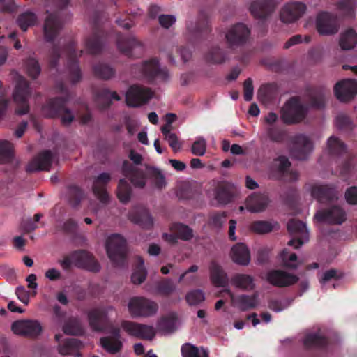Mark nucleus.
<instances>
[{
  "label": "nucleus",
  "mask_w": 357,
  "mask_h": 357,
  "mask_svg": "<svg viewBox=\"0 0 357 357\" xmlns=\"http://www.w3.org/2000/svg\"><path fill=\"white\" fill-rule=\"evenodd\" d=\"M328 96V92L316 93L312 96L309 106L305 105L299 98H292L282 107L281 117L286 123H299L305 118L310 107L322 109Z\"/></svg>",
  "instance_id": "1"
},
{
  "label": "nucleus",
  "mask_w": 357,
  "mask_h": 357,
  "mask_svg": "<svg viewBox=\"0 0 357 357\" xmlns=\"http://www.w3.org/2000/svg\"><path fill=\"white\" fill-rule=\"evenodd\" d=\"M127 309L132 318H147L157 314L158 305L146 297L135 296L128 301Z\"/></svg>",
  "instance_id": "2"
},
{
  "label": "nucleus",
  "mask_w": 357,
  "mask_h": 357,
  "mask_svg": "<svg viewBox=\"0 0 357 357\" xmlns=\"http://www.w3.org/2000/svg\"><path fill=\"white\" fill-rule=\"evenodd\" d=\"M13 76L15 83L13 98L17 105L16 113L19 115H23L28 113L29 109L27 103L28 98L31 93L29 82L17 73H13Z\"/></svg>",
  "instance_id": "3"
},
{
  "label": "nucleus",
  "mask_w": 357,
  "mask_h": 357,
  "mask_svg": "<svg viewBox=\"0 0 357 357\" xmlns=\"http://www.w3.org/2000/svg\"><path fill=\"white\" fill-rule=\"evenodd\" d=\"M307 10V5L303 2L296 1L287 2L280 8V20L285 24L294 23L305 14Z\"/></svg>",
  "instance_id": "4"
},
{
  "label": "nucleus",
  "mask_w": 357,
  "mask_h": 357,
  "mask_svg": "<svg viewBox=\"0 0 357 357\" xmlns=\"http://www.w3.org/2000/svg\"><path fill=\"white\" fill-rule=\"evenodd\" d=\"M115 312L112 306L94 308L89 311L88 319L90 326L96 331H102L106 329L109 323L111 315Z\"/></svg>",
  "instance_id": "5"
},
{
  "label": "nucleus",
  "mask_w": 357,
  "mask_h": 357,
  "mask_svg": "<svg viewBox=\"0 0 357 357\" xmlns=\"http://www.w3.org/2000/svg\"><path fill=\"white\" fill-rule=\"evenodd\" d=\"M133 73L138 77L153 79L155 77L165 79L168 77V72L165 69H160L156 59H150L133 68Z\"/></svg>",
  "instance_id": "6"
},
{
  "label": "nucleus",
  "mask_w": 357,
  "mask_h": 357,
  "mask_svg": "<svg viewBox=\"0 0 357 357\" xmlns=\"http://www.w3.org/2000/svg\"><path fill=\"white\" fill-rule=\"evenodd\" d=\"M153 96L149 89L140 85L131 86L126 93V102L130 107H137L146 103Z\"/></svg>",
  "instance_id": "7"
},
{
  "label": "nucleus",
  "mask_w": 357,
  "mask_h": 357,
  "mask_svg": "<svg viewBox=\"0 0 357 357\" xmlns=\"http://www.w3.org/2000/svg\"><path fill=\"white\" fill-rule=\"evenodd\" d=\"M126 242L119 234H112L106 240L105 248L109 258L114 263L123 259Z\"/></svg>",
  "instance_id": "8"
},
{
  "label": "nucleus",
  "mask_w": 357,
  "mask_h": 357,
  "mask_svg": "<svg viewBox=\"0 0 357 357\" xmlns=\"http://www.w3.org/2000/svg\"><path fill=\"white\" fill-rule=\"evenodd\" d=\"M316 29L322 36H331L338 31L337 17L328 12H320L317 14L315 21Z\"/></svg>",
  "instance_id": "9"
},
{
  "label": "nucleus",
  "mask_w": 357,
  "mask_h": 357,
  "mask_svg": "<svg viewBox=\"0 0 357 357\" xmlns=\"http://www.w3.org/2000/svg\"><path fill=\"white\" fill-rule=\"evenodd\" d=\"M314 218L319 222L341 225L346 221L347 213L342 207L333 206L326 210L317 211Z\"/></svg>",
  "instance_id": "10"
},
{
  "label": "nucleus",
  "mask_w": 357,
  "mask_h": 357,
  "mask_svg": "<svg viewBox=\"0 0 357 357\" xmlns=\"http://www.w3.org/2000/svg\"><path fill=\"white\" fill-rule=\"evenodd\" d=\"M278 5L277 0H254L250 6L252 16L260 20H267Z\"/></svg>",
  "instance_id": "11"
},
{
  "label": "nucleus",
  "mask_w": 357,
  "mask_h": 357,
  "mask_svg": "<svg viewBox=\"0 0 357 357\" xmlns=\"http://www.w3.org/2000/svg\"><path fill=\"white\" fill-rule=\"evenodd\" d=\"M13 332L19 335L36 337L39 336L43 327L36 320H20L13 323L11 326Z\"/></svg>",
  "instance_id": "12"
},
{
  "label": "nucleus",
  "mask_w": 357,
  "mask_h": 357,
  "mask_svg": "<svg viewBox=\"0 0 357 357\" xmlns=\"http://www.w3.org/2000/svg\"><path fill=\"white\" fill-rule=\"evenodd\" d=\"M121 326L122 329L128 335L138 338L151 340L155 335V331L151 326L131 321H123Z\"/></svg>",
  "instance_id": "13"
},
{
  "label": "nucleus",
  "mask_w": 357,
  "mask_h": 357,
  "mask_svg": "<svg viewBox=\"0 0 357 357\" xmlns=\"http://www.w3.org/2000/svg\"><path fill=\"white\" fill-rule=\"evenodd\" d=\"M60 102V99L49 101L43 107V113L48 117H53L58 114L63 124L69 125L74 119V115L70 110L61 106Z\"/></svg>",
  "instance_id": "14"
},
{
  "label": "nucleus",
  "mask_w": 357,
  "mask_h": 357,
  "mask_svg": "<svg viewBox=\"0 0 357 357\" xmlns=\"http://www.w3.org/2000/svg\"><path fill=\"white\" fill-rule=\"evenodd\" d=\"M334 92L340 101H350L357 95V82L351 79H343L335 85Z\"/></svg>",
  "instance_id": "15"
},
{
  "label": "nucleus",
  "mask_w": 357,
  "mask_h": 357,
  "mask_svg": "<svg viewBox=\"0 0 357 357\" xmlns=\"http://www.w3.org/2000/svg\"><path fill=\"white\" fill-rule=\"evenodd\" d=\"M250 35L249 29L242 23L231 26L225 34V38L230 46L244 43Z\"/></svg>",
  "instance_id": "16"
},
{
  "label": "nucleus",
  "mask_w": 357,
  "mask_h": 357,
  "mask_svg": "<svg viewBox=\"0 0 357 357\" xmlns=\"http://www.w3.org/2000/svg\"><path fill=\"white\" fill-rule=\"evenodd\" d=\"M289 231L298 236V239H291L288 245L299 248L307 241V229L305 223L296 220H291L287 224Z\"/></svg>",
  "instance_id": "17"
},
{
  "label": "nucleus",
  "mask_w": 357,
  "mask_h": 357,
  "mask_svg": "<svg viewBox=\"0 0 357 357\" xmlns=\"http://www.w3.org/2000/svg\"><path fill=\"white\" fill-rule=\"evenodd\" d=\"M72 261L78 267L89 271L96 272L100 270V266L93 256L85 250H79L72 254Z\"/></svg>",
  "instance_id": "18"
},
{
  "label": "nucleus",
  "mask_w": 357,
  "mask_h": 357,
  "mask_svg": "<svg viewBox=\"0 0 357 357\" xmlns=\"http://www.w3.org/2000/svg\"><path fill=\"white\" fill-rule=\"evenodd\" d=\"M231 305L241 311H247L256 307L259 304V294L252 295L239 294L234 295L230 293Z\"/></svg>",
  "instance_id": "19"
},
{
  "label": "nucleus",
  "mask_w": 357,
  "mask_h": 357,
  "mask_svg": "<svg viewBox=\"0 0 357 357\" xmlns=\"http://www.w3.org/2000/svg\"><path fill=\"white\" fill-rule=\"evenodd\" d=\"M313 144L305 135H298L294 137L292 155L298 160L305 159L312 151Z\"/></svg>",
  "instance_id": "20"
},
{
  "label": "nucleus",
  "mask_w": 357,
  "mask_h": 357,
  "mask_svg": "<svg viewBox=\"0 0 357 357\" xmlns=\"http://www.w3.org/2000/svg\"><path fill=\"white\" fill-rule=\"evenodd\" d=\"M101 347L109 354H116L122 348L123 344L121 340L120 330L114 328L109 335L100 339Z\"/></svg>",
  "instance_id": "21"
},
{
  "label": "nucleus",
  "mask_w": 357,
  "mask_h": 357,
  "mask_svg": "<svg viewBox=\"0 0 357 357\" xmlns=\"http://www.w3.org/2000/svg\"><path fill=\"white\" fill-rule=\"evenodd\" d=\"M54 156L49 151L41 152L28 164L26 170L29 172L49 170Z\"/></svg>",
  "instance_id": "22"
},
{
  "label": "nucleus",
  "mask_w": 357,
  "mask_h": 357,
  "mask_svg": "<svg viewBox=\"0 0 357 357\" xmlns=\"http://www.w3.org/2000/svg\"><path fill=\"white\" fill-rule=\"evenodd\" d=\"M266 280L277 287H285L296 283L298 278L296 275L282 271H272L266 275Z\"/></svg>",
  "instance_id": "23"
},
{
  "label": "nucleus",
  "mask_w": 357,
  "mask_h": 357,
  "mask_svg": "<svg viewBox=\"0 0 357 357\" xmlns=\"http://www.w3.org/2000/svg\"><path fill=\"white\" fill-rule=\"evenodd\" d=\"M54 339L58 343L57 351L59 354L63 356L70 355L76 349L82 347V343L78 340L63 338L61 334H56Z\"/></svg>",
  "instance_id": "24"
},
{
  "label": "nucleus",
  "mask_w": 357,
  "mask_h": 357,
  "mask_svg": "<svg viewBox=\"0 0 357 357\" xmlns=\"http://www.w3.org/2000/svg\"><path fill=\"white\" fill-rule=\"evenodd\" d=\"M269 204V199L266 194H252L245 202V208L251 213H259L264 211Z\"/></svg>",
  "instance_id": "25"
},
{
  "label": "nucleus",
  "mask_w": 357,
  "mask_h": 357,
  "mask_svg": "<svg viewBox=\"0 0 357 357\" xmlns=\"http://www.w3.org/2000/svg\"><path fill=\"white\" fill-rule=\"evenodd\" d=\"M63 23L54 14H49L45 20L43 26L45 38L48 40H52L59 33L62 28Z\"/></svg>",
  "instance_id": "26"
},
{
  "label": "nucleus",
  "mask_w": 357,
  "mask_h": 357,
  "mask_svg": "<svg viewBox=\"0 0 357 357\" xmlns=\"http://www.w3.org/2000/svg\"><path fill=\"white\" fill-rule=\"evenodd\" d=\"M158 325L161 332L164 334H169L180 327L181 321L176 313L171 312L161 318Z\"/></svg>",
  "instance_id": "27"
},
{
  "label": "nucleus",
  "mask_w": 357,
  "mask_h": 357,
  "mask_svg": "<svg viewBox=\"0 0 357 357\" xmlns=\"http://www.w3.org/2000/svg\"><path fill=\"white\" fill-rule=\"evenodd\" d=\"M232 261L241 266H247L250 261V253L248 248L243 243L234 245L230 253Z\"/></svg>",
  "instance_id": "28"
},
{
  "label": "nucleus",
  "mask_w": 357,
  "mask_h": 357,
  "mask_svg": "<svg viewBox=\"0 0 357 357\" xmlns=\"http://www.w3.org/2000/svg\"><path fill=\"white\" fill-rule=\"evenodd\" d=\"M110 181V176L107 173L100 174L93 181V193L102 204L107 203L109 195L104 188V185Z\"/></svg>",
  "instance_id": "29"
},
{
  "label": "nucleus",
  "mask_w": 357,
  "mask_h": 357,
  "mask_svg": "<svg viewBox=\"0 0 357 357\" xmlns=\"http://www.w3.org/2000/svg\"><path fill=\"white\" fill-rule=\"evenodd\" d=\"M129 219L144 228H150L153 225V220L149 213L144 208H137L130 212Z\"/></svg>",
  "instance_id": "30"
},
{
  "label": "nucleus",
  "mask_w": 357,
  "mask_h": 357,
  "mask_svg": "<svg viewBox=\"0 0 357 357\" xmlns=\"http://www.w3.org/2000/svg\"><path fill=\"white\" fill-rule=\"evenodd\" d=\"M311 194L312 197L322 202L337 197L336 190L328 185H314L312 188Z\"/></svg>",
  "instance_id": "31"
},
{
  "label": "nucleus",
  "mask_w": 357,
  "mask_h": 357,
  "mask_svg": "<svg viewBox=\"0 0 357 357\" xmlns=\"http://www.w3.org/2000/svg\"><path fill=\"white\" fill-rule=\"evenodd\" d=\"M339 45L343 50H351L357 46V32L352 28L344 30L339 37Z\"/></svg>",
  "instance_id": "32"
},
{
  "label": "nucleus",
  "mask_w": 357,
  "mask_h": 357,
  "mask_svg": "<svg viewBox=\"0 0 357 357\" xmlns=\"http://www.w3.org/2000/svg\"><path fill=\"white\" fill-rule=\"evenodd\" d=\"M38 21V15L33 10H27L18 15L16 23L23 31H26L29 27L36 25Z\"/></svg>",
  "instance_id": "33"
},
{
  "label": "nucleus",
  "mask_w": 357,
  "mask_h": 357,
  "mask_svg": "<svg viewBox=\"0 0 357 357\" xmlns=\"http://www.w3.org/2000/svg\"><path fill=\"white\" fill-rule=\"evenodd\" d=\"M146 174L152 188L162 190L166 187L167 183L166 178L159 169L155 167L147 168Z\"/></svg>",
  "instance_id": "34"
},
{
  "label": "nucleus",
  "mask_w": 357,
  "mask_h": 357,
  "mask_svg": "<svg viewBox=\"0 0 357 357\" xmlns=\"http://www.w3.org/2000/svg\"><path fill=\"white\" fill-rule=\"evenodd\" d=\"M210 277L211 282L217 287H225L228 282L226 273L215 263L210 266Z\"/></svg>",
  "instance_id": "35"
},
{
  "label": "nucleus",
  "mask_w": 357,
  "mask_h": 357,
  "mask_svg": "<svg viewBox=\"0 0 357 357\" xmlns=\"http://www.w3.org/2000/svg\"><path fill=\"white\" fill-rule=\"evenodd\" d=\"M231 282L236 287L245 291H252L255 287L254 278L247 274H236L233 276Z\"/></svg>",
  "instance_id": "36"
},
{
  "label": "nucleus",
  "mask_w": 357,
  "mask_h": 357,
  "mask_svg": "<svg viewBox=\"0 0 357 357\" xmlns=\"http://www.w3.org/2000/svg\"><path fill=\"white\" fill-rule=\"evenodd\" d=\"M125 176L128 177L131 183L137 188H143L146 184V179L144 173L137 169L136 167H130L127 168L126 165H124Z\"/></svg>",
  "instance_id": "37"
},
{
  "label": "nucleus",
  "mask_w": 357,
  "mask_h": 357,
  "mask_svg": "<svg viewBox=\"0 0 357 357\" xmlns=\"http://www.w3.org/2000/svg\"><path fill=\"white\" fill-rule=\"evenodd\" d=\"M290 165L289 161L286 157L280 156L273 161L271 166V172L273 174L285 175L289 172Z\"/></svg>",
  "instance_id": "38"
},
{
  "label": "nucleus",
  "mask_w": 357,
  "mask_h": 357,
  "mask_svg": "<svg viewBox=\"0 0 357 357\" xmlns=\"http://www.w3.org/2000/svg\"><path fill=\"white\" fill-rule=\"evenodd\" d=\"M176 289V284L170 278H165L158 282L155 288V293L163 296H169Z\"/></svg>",
  "instance_id": "39"
},
{
  "label": "nucleus",
  "mask_w": 357,
  "mask_h": 357,
  "mask_svg": "<svg viewBox=\"0 0 357 357\" xmlns=\"http://www.w3.org/2000/svg\"><path fill=\"white\" fill-rule=\"evenodd\" d=\"M183 357H208V350L198 348L190 343L185 344L181 347Z\"/></svg>",
  "instance_id": "40"
},
{
  "label": "nucleus",
  "mask_w": 357,
  "mask_h": 357,
  "mask_svg": "<svg viewBox=\"0 0 357 357\" xmlns=\"http://www.w3.org/2000/svg\"><path fill=\"white\" fill-rule=\"evenodd\" d=\"M227 54L218 47L211 49L206 56V60L211 64H222L228 60Z\"/></svg>",
  "instance_id": "41"
},
{
  "label": "nucleus",
  "mask_w": 357,
  "mask_h": 357,
  "mask_svg": "<svg viewBox=\"0 0 357 357\" xmlns=\"http://www.w3.org/2000/svg\"><path fill=\"white\" fill-rule=\"evenodd\" d=\"M280 259L282 265L287 268L296 269L301 263L295 253L290 252L288 249H284L280 255Z\"/></svg>",
  "instance_id": "42"
},
{
  "label": "nucleus",
  "mask_w": 357,
  "mask_h": 357,
  "mask_svg": "<svg viewBox=\"0 0 357 357\" xmlns=\"http://www.w3.org/2000/svg\"><path fill=\"white\" fill-rule=\"evenodd\" d=\"M171 232L176 234L178 239L188 241L193 236L192 230L186 225L174 223L170 228Z\"/></svg>",
  "instance_id": "43"
},
{
  "label": "nucleus",
  "mask_w": 357,
  "mask_h": 357,
  "mask_svg": "<svg viewBox=\"0 0 357 357\" xmlns=\"http://www.w3.org/2000/svg\"><path fill=\"white\" fill-rule=\"evenodd\" d=\"M63 331L72 335H77L83 332L80 321L76 318L68 319L63 326Z\"/></svg>",
  "instance_id": "44"
},
{
  "label": "nucleus",
  "mask_w": 357,
  "mask_h": 357,
  "mask_svg": "<svg viewBox=\"0 0 357 357\" xmlns=\"http://www.w3.org/2000/svg\"><path fill=\"white\" fill-rule=\"evenodd\" d=\"M24 69L29 77L33 79H36L41 72V68L38 61L33 57H30L26 60Z\"/></svg>",
  "instance_id": "45"
},
{
  "label": "nucleus",
  "mask_w": 357,
  "mask_h": 357,
  "mask_svg": "<svg viewBox=\"0 0 357 357\" xmlns=\"http://www.w3.org/2000/svg\"><path fill=\"white\" fill-rule=\"evenodd\" d=\"M278 225L276 222L272 223L268 221H256L252 223L250 229L257 234H266L277 228Z\"/></svg>",
  "instance_id": "46"
},
{
  "label": "nucleus",
  "mask_w": 357,
  "mask_h": 357,
  "mask_svg": "<svg viewBox=\"0 0 357 357\" xmlns=\"http://www.w3.org/2000/svg\"><path fill=\"white\" fill-rule=\"evenodd\" d=\"M121 97L114 91L108 89L102 90L97 97V102L102 103V107H107L113 100H120Z\"/></svg>",
  "instance_id": "47"
},
{
  "label": "nucleus",
  "mask_w": 357,
  "mask_h": 357,
  "mask_svg": "<svg viewBox=\"0 0 357 357\" xmlns=\"http://www.w3.org/2000/svg\"><path fill=\"white\" fill-rule=\"evenodd\" d=\"M306 347L321 346L324 344L325 340L320 331L307 333L303 340Z\"/></svg>",
  "instance_id": "48"
},
{
  "label": "nucleus",
  "mask_w": 357,
  "mask_h": 357,
  "mask_svg": "<svg viewBox=\"0 0 357 357\" xmlns=\"http://www.w3.org/2000/svg\"><path fill=\"white\" fill-rule=\"evenodd\" d=\"M13 156V145L6 140H0V164L10 161Z\"/></svg>",
  "instance_id": "49"
},
{
  "label": "nucleus",
  "mask_w": 357,
  "mask_h": 357,
  "mask_svg": "<svg viewBox=\"0 0 357 357\" xmlns=\"http://www.w3.org/2000/svg\"><path fill=\"white\" fill-rule=\"evenodd\" d=\"M119 49L127 55H130V51L138 45L134 37H120L117 41Z\"/></svg>",
  "instance_id": "50"
},
{
  "label": "nucleus",
  "mask_w": 357,
  "mask_h": 357,
  "mask_svg": "<svg viewBox=\"0 0 357 357\" xmlns=\"http://www.w3.org/2000/svg\"><path fill=\"white\" fill-rule=\"evenodd\" d=\"M293 299L291 298L272 300L269 302L268 307L275 312H280L289 307Z\"/></svg>",
  "instance_id": "51"
},
{
  "label": "nucleus",
  "mask_w": 357,
  "mask_h": 357,
  "mask_svg": "<svg viewBox=\"0 0 357 357\" xmlns=\"http://www.w3.org/2000/svg\"><path fill=\"white\" fill-rule=\"evenodd\" d=\"M117 196L123 203L128 202L130 197V188L125 179H121L118 185Z\"/></svg>",
  "instance_id": "52"
},
{
  "label": "nucleus",
  "mask_w": 357,
  "mask_h": 357,
  "mask_svg": "<svg viewBox=\"0 0 357 357\" xmlns=\"http://www.w3.org/2000/svg\"><path fill=\"white\" fill-rule=\"evenodd\" d=\"M138 262L140 266L135 271L131 277L132 282L135 284H142L145 280L147 275L146 270L142 266L144 261L141 257L138 258Z\"/></svg>",
  "instance_id": "53"
},
{
  "label": "nucleus",
  "mask_w": 357,
  "mask_h": 357,
  "mask_svg": "<svg viewBox=\"0 0 357 357\" xmlns=\"http://www.w3.org/2000/svg\"><path fill=\"white\" fill-rule=\"evenodd\" d=\"M327 146L329 151L334 154L340 153L346 149L344 144L333 136L328 139Z\"/></svg>",
  "instance_id": "54"
},
{
  "label": "nucleus",
  "mask_w": 357,
  "mask_h": 357,
  "mask_svg": "<svg viewBox=\"0 0 357 357\" xmlns=\"http://www.w3.org/2000/svg\"><path fill=\"white\" fill-rule=\"evenodd\" d=\"M206 151V139L202 137H198L193 142L191 151L197 156H202L205 154Z\"/></svg>",
  "instance_id": "55"
},
{
  "label": "nucleus",
  "mask_w": 357,
  "mask_h": 357,
  "mask_svg": "<svg viewBox=\"0 0 357 357\" xmlns=\"http://www.w3.org/2000/svg\"><path fill=\"white\" fill-rule=\"evenodd\" d=\"M94 73L96 76L102 79H109L114 75V70L105 64H98L94 67Z\"/></svg>",
  "instance_id": "56"
},
{
  "label": "nucleus",
  "mask_w": 357,
  "mask_h": 357,
  "mask_svg": "<svg viewBox=\"0 0 357 357\" xmlns=\"http://www.w3.org/2000/svg\"><path fill=\"white\" fill-rule=\"evenodd\" d=\"M356 6L352 0H340L337 3V9L345 15H352Z\"/></svg>",
  "instance_id": "57"
},
{
  "label": "nucleus",
  "mask_w": 357,
  "mask_h": 357,
  "mask_svg": "<svg viewBox=\"0 0 357 357\" xmlns=\"http://www.w3.org/2000/svg\"><path fill=\"white\" fill-rule=\"evenodd\" d=\"M205 299L204 294L201 290H193L188 292L186 295V301L190 305H195Z\"/></svg>",
  "instance_id": "58"
},
{
  "label": "nucleus",
  "mask_w": 357,
  "mask_h": 357,
  "mask_svg": "<svg viewBox=\"0 0 357 357\" xmlns=\"http://www.w3.org/2000/svg\"><path fill=\"white\" fill-rule=\"evenodd\" d=\"M229 194L225 184H220L215 194V199L220 204H225L229 200Z\"/></svg>",
  "instance_id": "59"
},
{
  "label": "nucleus",
  "mask_w": 357,
  "mask_h": 357,
  "mask_svg": "<svg viewBox=\"0 0 357 357\" xmlns=\"http://www.w3.org/2000/svg\"><path fill=\"white\" fill-rule=\"evenodd\" d=\"M70 79L73 83L78 82L81 78L80 70L76 60L73 58L68 64Z\"/></svg>",
  "instance_id": "60"
},
{
  "label": "nucleus",
  "mask_w": 357,
  "mask_h": 357,
  "mask_svg": "<svg viewBox=\"0 0 357 357\" xmlns=\"http://www.w3.org/2000/svg\"><path fill=\"white\" fill-rule=\"evenodd\" d=\"M164 138L168 142L169 146L174 152L180 151L181 148V143L178 141V139L175 133L166 135V137H164Z\"/></svg>",
  "instance_id": "61"
},
{
  "label": "nucleus",
  "mask_w": 357,
  "mask_h": 357,
  "mask_svg": "<svg viewBox=\"0 0 357 357\" xmlns=\"http://www.w3.org/2000/svg\"><path fill=\"white\" fill-rule=\"evenodd\" d=\"M345 199L349 204H357V187L351 186L345 192Z\"/></svg>",
  "instance_id": "62"
},
{
  "label": "nucleus",
  "mask_w": 357,
  "mask_h": 357,
  "mask_svg": "<svg viewBox=\"0 0 357 357\" xmlns=\"http://www.w3.org/2000/svg\"><path fill=\"white\" fill-rule=\"evenodd\" d=\"M244 98L246 101H250L253 96V86L251 79H248L244 82Z\"/></svg>",
  "instance_id": "63"
},
{
  "label": "nucleus",
  "mask_w": 357,
  "mask_h": 357,
  "mask_svg": "<svg viewBox=\"0 0 357 357\" xmlns=\"http://www.w3.org/2000/svg\"><path fill=\"white\" fill-rule=\"evenodd\" d=\"M175 22L176 18L173 15H162L159 16V23L165 29L170 27Z\"/></svg>",
  "instance_id": "64"
}]
</instances>
